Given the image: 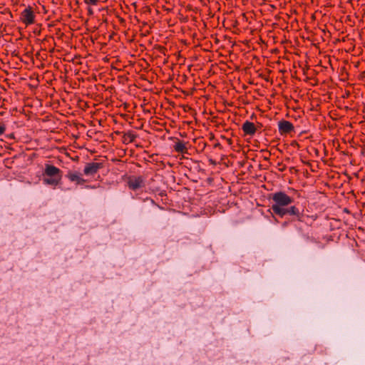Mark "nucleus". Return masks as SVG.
<instances>
[{"mask_svg": "<svg viewBox=\"0 0 365 365\" xmlns=\"http://www.w3.org/2000/svg\"><path fill=\"white\" fill-rule=\"evenodd\" d=\"M274 204L272 205L273 212L283 217L284 215V208L292 202V199L284 192H276L273 195Z\"/></svg>", "mask_w": 365, "mask_h": 365, "instance_id": "nucleus-1", "label": "nucleus"}, {"mask_svg": "<svg viewBox=\"0 0 365 365\" xmlns=\"http://www.w3.org/2000/svg\"><path fill=\"white\" fill-rule=\"evenodd\" d=\"M21 19L24 24H31L34 23V14L30 8H26L22 11Z\"/></svg>", "mask_w": 365, "mask_h": 365, "instance_id": "nucleus-2", "label": "nucleus"}, {"mask_svg": "<svg viewBox=\"0 0 365 365\" xmlns=\"http://www.w3.org/2000/svg\"><path fill=\"white\" fill-rule=\"evenodd\" d=\"M128 185L132 190H136L144 186V182L140 177L132 178L128 181Z\"/></svg>", "mask_w": 365, "mask_h": 365, "instance_id": "nucleus-3", "label": "nucleus"}, {"mask_svg": "<svg viewBox=\"0 0 365 365\" xmlns=\"http://www.w3.org/2000/svg\"><path fill=\"white\" fill-rule=\"evenodd\" d=\"M101 167V164L98 163H89L85 167L84 173L88 175H94L97 173Z\"/></svg>", "mask_w": 365, "mask_h": 365, "instance_id": "nucleus-4", "label": "nucleus"}, {"mask_svg": "<svg viewBox=\"0 0 365 365\" xmlns=\"http://www.w3.org/2000/svg\"><path fill=\"white\" fill-rule=\"evenodd\" d=\"M44 175L61 179L60 170L53 165H46Z\"/></svg>", "mask_w": 365, "mask_h": 365, "instance_id": "nucleus-5", "label": "nucleus"}, {"mask_svg": "<svg viewBox=\"0 0 365 365\" xmlns=\"http://www.w3.org/2000/svg\"><path fill=\"white\" fill-rule=\"evenodd\" d=\"M293 125L287 120L279 122V129L281 133H288L293 130Z\"/></svg>", "mask_w": 365, "mask_h": 365, "instance_id": "nucleus-6", "label": "nucleus"}, {"mask_svg": "<svg viewBox=\"0 0 365 365\" xmlns=\"http://www.w3.org/2000/svg\"><path fill=\"white\" fill-rule=\"evenodd\" d=\"M242 130L246 134L253 135L256 131V128L254 123L246 121L242 125Z\"/></svg>", "mask_w": 365, "mask_h": 365, "instance_id": "nucleus-7", "label": "nucleus"}, {"mask_svg": "<svg viewBox=\"0 0 365 365\" xmlns=\"http://www.w3.org/2000/svg\"><path fill=\"white\" fill-rule=\"evenodd\" d=\"M60 178H53V177H51V176H46V175H44V177H43V182L46 185H56L58 182L60 181Z\"/></svg>", "mask_w": 365, "mask_h": 365, "instance_id": "nucleus-8", "label": "nucleus"}, {"mask_svg": "<svg viewBox=\"0 0 365 365\" xmlns=\"http://www.w3.org/2000/svg\"><path fill=\"white\" fill-rule=\"evenodd\" d=\"M68 178L73 182H76L78 184H82L84 182L78 173H70Z\"/></svg>", "mask_w": 365, "mask_h": 365, "instance_id": "nucleus-9", "label": "nucleus"}, {"mask_svg": "<svg viewBox=\"0 0 365 365\" xmlns=\"http://www.w3.org/2000/svg\"><path fill=\"white\" fill-rule=\"evenodd\" d=\"M175 150L179 153H184L186 150V146L182 142H178L175 145Z\"/></svg>", "mask_w": 365, "mask_h": 365, "instance_id": "nucleus-10", "label": "nucleus"}, {"mask_svg": "<svg viewBox=\"0 0 365 365\" xmlns=\"http://www.w3.org/2000/svg\"><path fill=\"white\" fill-rule=\"evenodd\" d=\"M298 213V210L297 208L294 206H292L288 208H284V215L287 214L291 215H295Z\"/></svg>", "mask_w": 365, "mask_h": 365, "instance_id": "nucleus-11", "label": "nucleus"}, {"mask_svg": "<svg viewBox=\"0 0 365 365\" xmlns=\"http://www.w3.org/2000/svg\"><path fill=\"white\" fill-rule=\"evenodd\" d=\"M98 0H85V2L88 4H96Z\"/></svg>", "mask_w": 365, "mask_h": 365, "instance_id": "nucleus-12", "label": "nucleus"}, {"mask_svg": "<svg viewBox=\"0 0 365 365\" xmlns=\"http://www.w3.org/2000/svg\"><path fill=\"white\" fill-rule=\"evenodd\" d=\"M5 131V127L0 124V135L3 134Z\"/></svg>", "mask_w": 365, "mask_h": 365, "instance_id": "nucleus-13", "label": "nucleus"}]
</instances>
